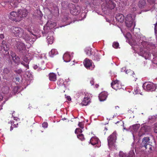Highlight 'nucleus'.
Segmentation results:
<instances>
[{"label": "nucleus", "mask_w": 157, "mask_h": 157, "mask_svg": "<svg viewBox=\"0 0 157 157\" xmlns=\"http://www.w3.org/2000/svg\"><path fill=\"white\" fill-rule=\"evenodd\" d=\"M117 135L116 132H114L108 138V145L111 150L117 148V146L116 144Z\"/></svg>", "instance_id": "nucleus-1"}, {"label": "nucleus", "mask_w": 157, "mask_h": 157, "mask_svg": "<svg viewBox=\"0 0 157 157\" xmlns=\"http://www.w3.org/2000/svg\"><path fill=\"white\" fill-rule=\"evenodd\" d=\"M12 32L16 37H22L24 31L22 28L18 27H13L11 29Z\"/></svg>", "instance_id": "nucleus-2"}, {"label": "nucleus", "mask_w": 157, "mask_h": 157, "mask_svg": "<svg viewBox=\"0 0 157 157\" xmlns=\"http://www.w3.org/2000/svg\"><path fill=\"white\" fill-rule=\"evenodd\" d=\"M134 18L132 17V15L130 14H128L125 18V23L126 26L128 28H131L132 26L134 27L133 24Z\"/></svg>", "instance_id": "nucleus-3"}, {"label": "nucleus", "mask_w": 157, "mask_h": 157, "mask_svg": "<svg viewBox=\"0 0 157 157\" xmlns=\"http://www.w3.org/2000/svg\"><path fill=\"white\" fill-rule=\"evenodd\" d=\"M143 87L144 88L146 87L145 89L147 91H155L157 88L156 85L152 83H144L143 86Z\"/></svg>", "instance_id": "nucleus-4"}, {"label": "nucleus", "mask_w": 157, "mask_h": 157, "mask_svg": "<svg viewBox=\"0 0 157 157\" xmlns=\"http://www.w3.org/2000/svg\"><path fill=\"white\" fill-rule=\"evenodd\" d=\"M141 44L143 46L144 49L142 48L140 49V51L143 53L144 52V53L145 52H147V51L145 49H146L148 51L150 50L151 48V44L150 43L147 42L143 41L141 43ZM143 54H144V53Z\"/></svg>", "instance_id": "nucleus-5"}, {"label": "nucleus", "mask_w": 157, "mask_h": 157, "mask_svg": "<svg viewBox=\"0 0 157 157\" xmlns=\"http://www.w3.org/2000/svg\"><path fill=\"white\" fill-rule=\"evenodd\" d=\"M111 86L113 88L116 90L122 88V86L120 81L117 80L113 81L111 83Z\"/></svg>", "instance_id": "nucleus-6"}, {"label": "nucleus", "mask_w": 157, "mask_h": 157, "mask_svg": "<svg viewBox=\"0 0 157 157\" xmlns=\"http://www.w3.org/2000/svg\"><path fill=\"white\" fill-rule=\"evenodd\" d=\"M9 19L13 21L16 22H19L20 20L18 17L17 12L15 11H12L10 13L9 15Z\"/></svg>", "instance_id": "nucleus-7"}, {"label": "nucleus", "mask_w": 157, "mask_h": 157, "mask_svg": "<svg viewBox=\"0 0 157 157\" xmlns=\"http://www.w3.org/2000/svg\"><path fill=\"white\" fill-rule=\"evenodd\" d=\"M28 13L27 11L25 9L20 10H18V17L20 20V21L22 18L26 17Z\"/></svg>", "instance_id": "nucleus-8"}, {"label": "nucleus", "mask_w": 157, "mask_h": 157, "mask_svg": "<svg viewBox=\"0 0 157 157\" xmlns=\"http://www.w3.org/2000/svg\"><path fill=\"white\" fill-rule=\"evenodd\" d=\"M16 47L19 51L21 53H23L26 49V47L25 44L19 41H17Z\"/></svg>", "instance_id": "nucleus-9"}, {"label": "nucleus", "mask_w": 157, "mask_h": 157, "mask_svg": "<svg viewBox=\"0 0 157 157\" xmlns=\"http://www.w3.org/2000/svg\"><path fill=\"white\" fill-rule=\"evenodd\" d=\"M103 2L105 1L106 4V6L108 8L111 10L113 9L116 6V4L112 0H101Z\"/></svg>", "instance_id": "nucleus-10"}, {"label": "nucleus", "mask_w": 157, "mask_h": 157, "mask_svg": "<svg viewBox=\"0 0 157 157\" xmlns=\"http://www.w3.org/2000/svg\"><path fill=\"white\" fill-rule=\"evenodd\" d=\"M150 139L149 137H144V138L142 140V142L140 145V147H144L145 149L147 148V146L149 143Z\"/></svg>", "instance_id": "nucleus-11"}, {"label": "nucleus", "mask_w": 157, "mask_h": 157, "mask_svg": "<svg viewBox=\"0 0 157 157\" xmlns=\"http://www.w3.org/2000/svg\"><path fill=\"white\" fill-rule=\"evenodd\" d=\"M90 143L92 145H95L96 147H99L100 146V142L99 139L97 137L91 138L90 140Z\"/></svg>", "instance_id": "nucleus-12"}, {"label": "nucleus", "mask_w": 157, "mask_h": 157, "mask_svg": "<svg viewBox=\"0 0 157 157\" xmlns=\"http://www.w3.org/2000/svg\"><path fill=\"white\" fill-rule=\"evenodd\" d=\"M10 54L13 61L14 63L17 64L19 63L20 62V58L13 52H11Z\"/></svg>", "instance_id": "nucleus-13"}, {"label": "nucleus", "mask_w": 157, "mask_h": 157, "mask_svg": "<svg viewBox=\"0 0 157 157\" xmlns=\"http://www.w3.org/2000/svg\"><path fill=\"white\" fill-rule=\"evenodd\" d=\"M107 93L104 91L101 92L99 95V98L100 101H103L105 100L107 97Z\"/></svg>", "instance_id": "nucleus-14"}, {"label": "nucleus", "mask_w": 157, "mask_h": 157, "mask_svg": "<svg viewBox=\"0 0 157 157\" xmlns=\"http://www.w3.org/2000/svg\"><path fill=\"white\" fill-rule=\"evenodd\" d=\"M2 49L5 51L7 52L10 49V45L9 43L4 40L2 42Z\"/></svg>", "instance_id": "nucleus-15"}, {"label": "nucleus", "mask_w": 157, "mask_h": 157, "mask_svg": "<svg viewBox=\"0 0 157 157\" xmlns=\"http://www.w3.org/2000/svg\"><path fill=\"white\" fill-rule=\"evenodd\" d=\"M92 60L87 58H86L83 62L85 67L87 68H89L92 66Z\"/></svg>", "instance_id": "nucleus-16"}, {"label": "nucleus", "mask_w": 157, "mask_h": 157, "mask_svg": "<svg viewBox=\"0 0 157 157\" xmlns=\"http://www.w3.org/2000/svg\"><path fill=\"white\" fill-rule=\"evenodd\" d=\"M80 8L78 6L77 7H74L71 10V13L74 15H78L79 13Z\"/></svg>", "instance_id": "nucleus-17"}, {"label": "nucleus", "mask_w": 157, "mask_h": 157, "mask_svg": "<svg viewBox=\"0 0 157 157\" xmlns=\"http://www.w3.org/2000/svg\"><path fill=\"white\" fill-rule=\"evenodd\" d=\"M90 102V98L87 96H85L83 100L81 103V104L82 106H86Z\"/></svg>", "instance_id": "nucleus-18"}, {"label": "nucleus", "mask_w": 157, "mask_h": 157, "mask_svg": "<svg viewBox=\"0 0 157 157\" xmlns=\"http://www.w3.org/2000/svg\"><path fill=\"white\" fill-rule=\"evenodd\" d=\"M116 19L118 22L122 23L124 21L125 17L123 15L119 13L116 16Z\"/></svg>", "instance_id": "nucleus-19"}, {"label": "nucleus", "mask_w": 157, "mask_h": 157, "mask_svg": "<svg viewBox=\"0 0 157 157\" xmlns=\"http://www.w3.org/2000/svg\"><path fill=\"white\" fill-rule=\"evenodd\" d=\"M64 61L66 62H69L71 60L70 56L68 53H65L63 56Z\"/></svg>", "instance_id": "nucleus-20"}, {"label": "nucleus", "mask_w": 157, "mask_h": 157, "mask_svg": "<svg viewBox=\"0 0 157 157\" xmlns=\"http://www.w3.org/2000/svg\"><path fill=\"white\" fill-rule=\"evenodd\" d=\"M49 80L55 82L56 80V76L54 73H50L49 75Z\"/></svg>", "instance_id": "nucleus-21"}, {"label": "nucleus", "mask_w": 157, "mask_h": 157, "mask_svg": "<svg viewBox=\"0 0 157 157\" xmlns=\"http://www.w3.org/2000/svg\"><path fill=\"white\" fill-rule=\"evenodd\" d=\"M21 38L24 39L26 41H29L31 39L29 35L26 32H24V33Z\"/></svg>", "instance_id": "nucleus-22"}, {"label": "nucleus", "mask_w": 157, "mask_h": 157, "mask_svg": "<svg viewBox=\"0 0 157 157\" xmlns=\"http://www.w3.org/2000/svg\"><path fill=\"white\" fill-rule=\"evenodd\" d=\"M11 69L9 67H6L4 68L3 70V72L5 75H9L11 73Z\"/></svg>", "instance_id": "nucleus-23"}, {"label": "nucleus", "mask_w": 157, "mask_h": 157, "mask_svg": "<svg viewBox=\"0 0 157 157\" xmlns=\"http://www.w3.org/2000/svg\"><path fill=\"white\" fill-rule=\"evenodd\" d=\"M146 4L145 0H140L139 2L138 6L139 7L141 8H143L144 7Z\"/></svg>", "instance_id": "nucleus-24"}, {"label": "nucleus", "mask_w": 157, "mask_h": 157, "mask_svg": "<svg viewBox=\"0 0 157 157\" xmlns=\"http://www.w3.org/2000/svg\"><path fill=\"white\" fill-rule=\"evenodd\" d=\"M20 2L19 0H13L11 2L14 8L16 7Z\"/></svg>", "instance_id": "nucleus-25"}, {"label": "nucleus", "mask_w": 157, "mask_h": 157, "mask_svg": "<svg viewBox=\"0 0 157 157\" xmlns=\"http://www.w3.org/2000/svg\"><path fill=\"white\" fill-rule=\"evenodd\" d=\"M92 59L94 60L98 61L100 59V56L98 54L95 53L92 57Z\"/></svg>", "instance_id": "nucleus-26"}, {"label": "nucleus", "mask_w": 157, "mask_h": 157, "mask_svg": "<svg viewBox=\"0 0 157 157\" xmlns=\"http://www.w3.org/2000/svg\"><path fill=\"white\" fill-rule=\"evenodd\" d=\"M29 62H28V61H27L26 60V61H24L23 60V61H22L21 62V64L27 69L29 68Z\"/></svg>", "instance_id": "nucleus-27"}, {"label": "nucleus", "mask_w": 157, "mask_h": 157, "mask_svg": "<svg viewBox=\"0 0 157 157\" xmlns=\"http://www.w3.org/2000/svg\"><path fill=\"white\" fill-rule=\"evenodd\" d=\"M6 7L9 9H12L13 8V6L11 3V2H6Z\"/></svg>", "instance_id": "nucleus-28"}, {"label": "nucleus", "mask_w": 157, "mask_h": 157, "mask_svg": "<svg viewBox=\"0 0 157 157\" xmlns=\"http://www.w3.org/2000/svg\"><path fill=\"white\" fill-rule=\"evenodd\" d=\"M47 38L48 43L50 44H52L54 41V39L53 37L48 36L47 37Z\"/></svg>", "instance_id": "nucleus-29"}, {"label": "nucleus", "mask_w": 157, "mask_h": 157, "mask_svg": "<svg viewBox=\"0 0 157 157\" xmlns=\"http://www.w3.org/2000/svg\"><path fill=\"white\" fill-rule=\"evenodd\" d=\"M85 52L86 55L90 56L92 55V51L90 49H87L85 50Z\"/></svg>", "instance_id": "nucleus-30"}, {"label": "nucleus", "mask_w": 157, "mask_h": 157, "mask_svg": "<svg viewBox=\"0 0 157 157\" xmlns=\"http://www.w3.org/2000/svg\"><path fill=\"white\" fill-rule=\"evenodd\" d=\"M140 127V124H136L132 125V128L134 131H136L139 129Z\"/></svg>", "instance_id": "nucleus-31"}, {"label": "nucleus", "mask_w": 157, "mask_h": 157, "mask_svg": "<svg viewBox=\"0 0 157 157\" xmlns=\"http://www.w3.org/2000/svg\"><path fill=\"white\" fill-rule=\"evenodd\" d=\"M127 157H135V154L133 151H130Z\"/></svg>", "instance_id": "nucleus-32"}, {"label": "nucleus", "mask_w": 157, "mask_h": 157, "mask_svg": "<svg viewBox=\"0 0 157 157\" xmlns=\"http://www.w3.org/2000/svg\"><path fill=\"white\" fill-rule=\"evenodd\" d=\"M58 53L57 50L55 49H52L51 51V54L52 56L56 55Z\"/></svg>", "instance_id": "nucleus-33"}, {"label": "nucleus", "mask_w": 157, "mask_h": 157, "mask_svg": "<svg viewBox=\"0 0 157 157\" xmlns=\"http://www.w3.org/2000/svg\"><path fill=\"white\" fill-rule=\"evenodd\" d=\"M30 58L29 57V54L26 55L24 57V58L23 59V60L24 61H26V60L27 61H28V62H29V59H30Z\"/></svg>", "instance_id": "nucleus-34"}, {"label": "nucleus", "mask_w": 157, "mask_h": 157, "mask_svg": "<svg viewBox=\"0 0 157 157\" xmlns=\"http://www.w3.org/2000/svg\"><path fill=\"white\" fill-rule=\"evenodd\" d=\"M78 138L82 141L84 140V138L83 135L82 134H79L77 136Z\"/></svg>", "instance_id": "nucleus-35"}, {"label": "nucleus", "mask_w": 157, "mask_h": 157, "mask_svg": "<svg viewBox=\"0 0 157 157\" xmlns=\"http://www.w3.org/2000/svg\"><path fill=\"white\" fill-rule=\"evenodd\" d=\"M119 46V44L117 42H114L113 44V47L115 48H117Z\"/></svg>", "instance_id": "nucleus-36"}, {"label": "nucleus", "mask_w": 157, "mask_h": 157, "mask_svg": "<svg viewBox=\"0 0 157 157\" xmlns=\"http://www.w3.org/2000/svg\"><path fill=\"white\" fill-rule=\"evenodd\" d=\"M19 88L17 86H15L14 87L13 91L15 94L17 93L18 91Z\"/></svg>", "instance_id": "nucleus-37"}, {"label": "nucleus", "mask_w": 157, "mask_h": 157, "mask_svg": "<svg viewBox=\"0 0 157 157\" xmlns=\"http://www.w3.org/2000/svg\"><path fill=\"white\" fill-rule=\"evenodd\" d=\"M82 132V130L79 128H77L75 131V133L76 134H77L78 132L81 133Z\"/></svg>", "instance_id": "nucleus-38"}, {"label": "nucleus", "mask_w": 157, "mask_h": 157, "mask_svg": "<svg viewBox=\"0 0 157 157\" xmlns=\"http://www.w3.org/2000/svg\"><path fill=\"white\" fill-rule=\"evenodd\" d=\"M119 156L120 157H127L126 154L123 153L122 152L120 153Z\"/></svg>", "instance_id": "nucleus-39"}, {"label": "nucleus", "mask_w": 157, "mask_h": 157, "mask_svg": "<svg viewBox=\"0 0 157 157\" xmlns=\"http://www.w3.org/2000/svg\"><path fill=\"white\" fill-rule=\"evenodd\" d=\"M153 129L154 132L155 133H157V124H154Z\"/></svg>", "instance_id": "nucleus-40"}, {"label": "nucleus", "mask_w": 157, "mask_h": 157, "mask_svg": "<svg viewBox=\"0 0 157 157\" xmlns=\"http://www.w3.org/2000/svg\"><path fill=\"white\" fill-rule=\"evenodd\" d=\"M78 126L81 128H84V125L82 122H79L78 124Z\"/></svg>", "instance_id": "nucleus-41"}, {"label": "nucleus", "mask_w": 157, "mask_h": 157, "mask_svg": "<svg viewBox=\"0 0 157 157\" xmlns=\"http://www.w3.org/2000/svg\"><path fill=\"white\" fill-rule=\"evenodd\" d=\"M48 126V123L46 122H44L42 124V126L44 128H47Z\"/></svg>", "instance_id": "nucleus-42"}, {"label": "nucleus", "mask_w": 157, "mask_h": 157, "mask_svg": "<svg viewBox=\"0 0 157 157\" xmlns=\"http://www.w3.org/2000/svg\"><path fill=\"white\" fill-rule=\"evenodd\" d=\"M90 82L91 85H93L94 84V80L93 78H91L90 79Z\"/></svg>", "instance_id": "nucleus-43"}, {"label": "nucleus", "mask_w": 157, "mask_h": 157, "mask_svg": "<svg viewBox=\"0 0 157 157\" xmlns=\"http://www.w3.org/2000/svg\"><path fill=\"white\" fill-rule=\"evenodd\" d=\"M6 2H7L6 1H3V2H2L1 3V5L2 6H4V7H6Z\"/></svg>", "instance_id": "nucleus-44"}, {"label": "nucleus", "mask_w": 157, "mask_h": 157, "mask_svg": "<svg viewBox=\"0 0 157 157\" xmlns=\"http://www.w3.org/2000/svg\"><path fill=\"white\" fill-rule=\"evenodd\" d=\"M155 31L156 33L157 34V21L155 26Z\"/></svg>", "instance_id": "nucleus-45"}, {"label": "nucleus", "mask_w": 157, "mask_h": 157, "mask_svg": "<svg viewBox=\"0 0 157 157\" xmlns=\"http://www.w3.org/2000/svg\"><path fill=\"white\" fill-rule=\"evenodd\" d=\"M147 2L150 4H151L155 2V0H147Z\"/></svg>", "instance_id": "nucleus-46"}, {"label": "nucleus", "mask_w": 157, "mask_h": 157, "mask_svg": "<svg viewBox=\"0 0 157 157\" xmlns=\"http://www.w3.org/2000/svg\"><path fill=\"white\" fill-rule=\"evenodd\" d=\"M4 38V36L3 34H0V39H3Z\"/></svg>", "instance_id": "nucleus-47"}, {"label": "nucleus", "mask_w": 157, "mask_h": 157, "mask_svg": "<svg viewBox=\"0 0 157 157\" xmlns=\"http://www.w3.org/2000/svg\"><path fill=\"white\" fill-rule=\"evenodd\" d=\"M22 72V71L21 70H18L17 71V73L19 74H21Z\"/></svg>", "instance_id": "nucleus-48"}, {"label": "nucleus", "mask_w": 157, "mask_h": 157, "mask_svg": "<svg viewBox=\"0 0 157 157\" xmlns=\"http://www.w3.org/2000/svg\"><path fill=\"white\" fill-rule=\"evenodd\" d=\"M134 92H135V94H138V88H136V89H134Z\"/></svg>", "instance_id": "nucleus-49"}, {"label": "nucleus", "mask_w": 157, "mask_h": 157, "mask_svg": "<svg viewBox=\"0 0 157 157\" xmlns=\"http://www.w3.org/2000/svg\"><path fill=\"white\" fill-rule=\"evenodd\" d=\"M50 25H52V28H53L56 25V23H52L51 24H50Z\"/></svg>", "instance_id": "nucleus-50"}, {"label": "nucleus", "mask_w": 157, "mask_h": 157, "mask_svg": "<svg viewBox=\"0 0 157 157\" xmlns=\"http://www.w3.org/2000/svg\"><path fill=\"white\" fill-rule=\"evenodd\" d=\"M67 98L68 101H70L71 100V98L70 96H67Z\"/></svg>", "instance_id": "nucleus-51"}, {"label": "nucleus", "mask_w": 157, "mask_h": 157, "mask_svg": "<svg viewBox=\"0 0 157 157\" xmlns=\"http://www.w3.org/2000/svg\"><path fill=\"white\" fill-rule=\"evenodd\" d=\"M33 68L34 69H36L38 68V66L36 65H35L33 67Z\"/></svg>", "instance_id": "nucleus-52"}, {"label": "nucleus", "mask_w": 157, "mask_h": 157, "mask_svg": "<svg viewBox=\"0 0 157 157\" xmlns=\"http://www.w3.org/2000/svg\"><path fill=\"white\" fill-rule=\"evenodd\" d=\"M95 86L96 88H98V87L99 86V85L98 84H96L95 85Z\"/></svg>", "instance_id": "nucleus-53"}, {"label": "nucleus", "mask_w": 157, "mask_h": 157, "mask_svg": "<svg viewBox=\"0 0 157 157\" xmlns=\"http://www.w3.org/2000/svg\"><path fill=\"white\" fill-rule=\"evenodd\" d=\"M13 127L12 126H11L10 127V130L12 131L13 129Z\"/></svg>", "instance_id": "nucleus-54"}, {"label": "nucleus", "mask_w": 157, "mask_h": 157, "mask_svg": "<svg viewBox=\"0 0 157 157\" xmlns=\"http://www.w3.org/2000/svg\"><path fill=\"white\" fill-rule=\"evenodd\" d=\"M2 49V45L0 46V51H1Z\"/></svg>", "instance_id": "nucleus-55"}, {"label": "nucleus", "mask_w": 157, "mask_h": 157, "mask_svg": "<svg viewBox=\"0 0 157 157\" xmlns=\"http://www.w3.org/2000/svg\"><path fill=\"white\" fill-rule=\"evenodd\" d=\"M132 9L133 10H136V9L135 8H133Z\"/></svg>", "instance_id": "nucleus-56"}, {"label": "nucleus", "mask_w": 157, "mask_h": 157, "mask_svg": "<svg viewBox=\"0 0 157 157\" xmlns=\"http://www.w3.org/2000/svg\"><path fill=\"white\" fill-rule=\"evenodd\" d=\"M38 108V106H35L34 107V108L35 109V108Z\"/></svg>", "instance_id": "nucleus-57"}, {"label": "nucleus", "mask_w": 157, "mask_h": 157, "mask_svg": "<svg viewBox=\"0 0 157 157\" xmlns=\"http://www.w3.org/2000/svg\"><path fill=\"white\" fill-rule=\"evenodd\" d=\"M105 130H106V131H107V128H105Z\"/></svg>", "instance_id": "nucleus-58"}, {"label": "nucleus", "mask_w": 157, "mask_h": 157, "mask_svg": "<svg viewBox=\"0 0 157 157\" xmlns=\"http://www.w3.org/2000/svg\"><path fill=\"white\" fill-rule=\"evenodd\" d=\"M25 150V151H29V150H28V149H25V150Z\"/></svg>", "instance_id": "nucleus-59"}, {"label": "nucleus", "mask_w": 157, "mask_h": 157, "mask_svg": "<svg viewBox=\"0 0 157 157\" xmlns=\"http://www.w3.org/2000/svg\"><path fill=\"white\" fill-rule=\"evenodd\" d=\"M13 126L14 127H16V125L15 124H14L13 125Z\"/></svg>", "instance_id": "nucleus-60"}, {"label": "nucleus", "mask_w": 157, "mask_h": 157, "mask_svg": "<svg viewBox=\"0 0 157 157\" xmlns=\"http://www.w3.org/2000/svg\"><path fill=\"white\" fill-rule=\"evenodd\" d=\"M119 108V107L118 106H116V108Z\"/></svg>", "instance_id": "nucleus-61"}, {"label": "nucleus", "mask_w": 157, "mask_h": 157, "mask_svg": "<svg viewBox=\"0 0 157 157\" xmlns=\"http://www.w3.org/2000/svg\"><path fill=\"white\" fill-rule=\"evenodd\" d=\"M119 108V107L118 106H116V108Z\"/></svg>", "instance_id": "nucleus-62"}, {"label": "nucleus", "mask_w": 157, "mask_h": 157, "mask_svg": "<svg viewBox=\"0 0 157 157\" xmlns=\"http://www.w3.org/2000/svg\"><path fill=\"white\" fill-rule=\"evenodd\" d=\"M14 120H15V118L16 117H14Z\"/></svg>", "instance_id": "nucleus-63"}, {"label": "nucleus", "mask_w": 157, "mask_h": 157, "mask_svg": "<svg viewBox=\"0 0 157 157\" xmlns=\"http://www.w3.org/2000/svg\"><path fill=\"white\" fill-rule=\"evenodd\" d=\"M147 54H148V51L147 52Z\"/></svg>", "instance_id": "nucleus-64"}]
</instances>
